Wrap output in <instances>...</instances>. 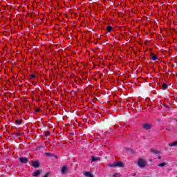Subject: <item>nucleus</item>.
Returning <instances> with one entry per match:
<instances>
[{
  "label": "nucleus",
  "instance_id": "nucleus-22",
  "mask_svg": "<svg viewBox=\"0 0 177 177\" xmlns=\"http://www.w3.org/2000/svg\"><path fill=\"white\" fill-rule=\"evenodd\" d=\"M0 177H1V176H0Z\"/></svg>",
  "mask_w": 177,
  "mask_h": 177
},
{
  "label": "nucleus",
  "instance_id": "nucleus-4",
  "mask_svg": "<svg viewBox=\"0 0 177 177\" xmlns=\"http://www.w3.org/2000/svg\"><path fill=\"white\" fill-rule=\"evenodd\" d=\"M19 161L22 164H27V162H28V158H19Z\"/></svg>",
  "mask_w": 177,
  "mask_h": 177
},
{
  "label": "nucleus",
  "instance_id": "nucleus-6",
  "mask_svg": "<svg viewBox=\"0 0 177 177\" xmlns=\"http://www.w3.org/2000/svg\"><path fill=\"white\" fill-rule=\"evenodd\" d=\"M42 173V171L41 170H37L35 173H33L32 175V176H38L40 174Z\"/></svg>",
  "mask_w": 177,
  "mask_h": 177
},
{
  "label": "nucleus",
  "instance_id": "nucleus-2",
  "mask_svg": "<svg viewBox=\"0 0 177 177\" xmlns=\"http://www.w3.org/2000/svg\"><path fill=\"white\" fill-rule=\"evenodd\" d=\"M138 165L140 168H145L146 167V160L143 158L138 159Z\"/></svg>",
  "mask_w": 177,
  "mask_h": 177
},
{
  "label": "nucleus",
  "instance_id": "nucleus-9",
  "mask_svg": "<svg viewBox=\"0 0 177 177\" xmlns=\"http://www.w3.org/2000/svg\"><path fill=\"white\" fill-rule=\"evenodd\" d=\"M84 175L86 177H93V174H91L89 171H85Z\"/></svg>",
  "mask_w": 177,
  "mask_h": 177
},
{
  "label": "nucleus",
  "instance_id": "nucleus-11",
  "mask_svg": "<svg viewBox=\"0 0 177 177\" xmlns=\"http://www.w3.org/2000/svg\"><path fill=\"white\" fill-rule=\"evenodd\" d=\"M66 172H67V167L66 166H64L62 169V174L63 175H64V174H66Z\"/></svg>",
  "mask_w": 177,
  "mask_h": 177
},
{
  "label": "nucleus",
  "instance_id": "nucleus-7",
  "mask_svg": "<svg viewBox=\"0 0 177 177\" xmlns=\"http://www.w3.org/2000/svg\"><path fill=\"white\" fill-rule=\"evenodd\" d=\"M149 59L151 60H158V57H157V56H156V55L154 54H151Z\"/></svg>",
  "mask_w": 177,
  "mask_h": 177
},
{
  "label": "nucleus",
  "instance_id": "nucleus-12",
  "mask_svg": "<svg viewBox=\"0 0 177 177\" xmlns=\"http://www.w3.org/2000/svg\"><path fill=\"white\" fill-rule=\"evenodd\" d=\"M151 153H153V154H160V151L156 150V149H151Z\"/></svg>",
  "mask_w": 177,
  "mask_h": 177
},
{
  "label": "nucleus",
  "instance_id": "nucleus-21",
  "mask_svg": "<svg viewBox=\"0 0 177 177\" xmlns=\"http://www.w3.org/2000/svg\"><path fill=\"white\" fill-rule=\"evenodd\" d=\"M158 160H161V156H158Z\"/></svg>",
  "mask_w": 177,
  "mask_h": 177
},
{
  "label": "nucleus",
  "instance_id": "nucleus-10",
  "mask_svg": "<svg viewBox=\"0 0 177 177\" xmlns=\"http://www.w3.org/2000/svg\"><path fill=\"white\" fill-rule=\"evenodd\" d=\"M169 146L170 147H176V146H177V141H175V142H174L169 143Z\"/></svg>",
  "mask_w": 177,
  "mask_h": 177
},
{
  "label": "nucleus",
  "instance_id": "nucleus-16",
  "mask_svg": "<svg viewBox=\"0 0 177 177\" xmlns=\"http://www.w3.org/2000/svg\"><path fill=\"white\" fill-rule=\"evenodd\" d=\"M113 177H121V174L120 173H115L113 175Z\"/></svg>",
  "mask_w": 177,
  "mask_h": 177
},
{
  "label": "nucleus",
  "instance_id": "nucleus-20",
  "mask_svg": "<svg viewBox=\"0 0 177 177\" xmlns=\"http://www.w3.org/2000/svg\"><path fill=\"white\" fill-rule=\"evenodd\" d=\"M36 113H39V109H36Z\"/></svg>",
  "mask_w": 177,
  "mask_h": 177
},
{
  "label": "nucleus",
  "instance_id": "nucleus-8",
  "mask_svg": "<svg viewBox=\"0 0 177 177\" xmlns=\"http://www.w3.org/2000/svg\"><path fill=\"white\" fill-rule=\"evenodd\" d=\"M91 161H92V162H93L95 161H100V158H99V157L95 158L94 156H93L91 158Z\"/></svg>",
  "mask_w": 177,
  "mask_h": 177
},
{
  "label": "nucleus",
  "instance_id": "nucleus-14",
  "mask_svg": "<svg viewBox=\"0 0 177 177\" xmlns=\"http://www.w3.org/2000/svg\"><path fill=\"white\" fill-rule=\"evenodd\" d=\"M111 30H113V27H111V26H109L106 27V31H107L108 32H111Z\"/></svg>",
  "mask_w": 177,
  "mask_h": 177
},
{
  "label": "nucleus",
  "instance_id": "nucleus-15",
  "mask_svg": "<svg viewBox=\"0 0 177 177\" xmlns=\"http://www.w3.org/2000/svg\"><path fill=\"white\" fill-rule=\"evenodd\" d=\"M165 165H167V162H162V163L158 164V167H163Z\"/></svg>",
  "mask_w": 177,
  "mask_h": 177
},
{
  "label": "nucleus",
  "instance_id": "nucleus-1",
  "mask_svg": "<svg viewBox=\"0 0 177 177\" xmlns=\"http://www.w3.org/2000/svg\"><path fill=\"white\" fill-rule=\"evenodd\" d=\"M108 167L109 168H115V167H118L119 168H123L124 163L122 162H121V161L114 162L113 164L108 165Z\"/></svg>",
  "mask_w": 177,
  "mask_h": 177
},
{
  "label": "nucleus",
  "instance_id": "nucleus-5",
  "mask_svg": "<svg viewBox=\"0 0 177 177\" xmlns=\"http://www.w3.org/2000/svg\"><path fill=\"white\" fill-rule=\"evenodd\" d=\"M32 167H34V168H38L39 167V162L38 160H35V161H32Z\"/></svg>",
  "mask_w": 177,
  "mask_h": 177
},
{
  "label": "nucleus",
  "instance_id": "nucleus-17",
  "mask_svg": "<svg viewBox=\"0 0 177 177\" xmlns=\"http://www.w3.org/2000/svg\"><path fill=\"white\" fill-rule=\"evenodd\" d=\"M15 123H16V124H18V125H20V124H21V120H15Z\"/></svg>",
  "mask_w": 177,
  "mask_h": 177
},
{
  "label": "nucleus",
  "instance_id": "nucleus-13",
  "mask_svg": "<svg viewBox=\"0 0 177 177\" xmlns=\"http://www.w3.org/2000/svg\"><path fill=\"white\" fill-rule=\"evenodd\" d=\"M162 88L164 91H165V89L168 88V84H167L166 83H163L162 85Z\"/></svg>",
  "mask_w": 177,
  "mask_h": 177
},
{
  "label": "nucleus",
  "instance_id": "nucleus-19",
  "mask_svg": "<svg viewBox=\"0 0 177 177\" xmlns=\"http://www.w3.org/2000/svg\"><path fill=\"white\" fill-rule=\"evenodd\" d=\"M46 156H50V153H46Z\"/></svg>",
  "mask_w": 177,
  "mask_h": 177
},
{
  "label": "nucleus",
  "instance_id": "nucleus-3",
  "mask_svg": "<svg viewBox=\"0 0 177 177\" xmlns=\"http://www.w3.org/2000/svg\"><path fill=\"white\" fill-rule=\"evenodd\" d=\"M142 128L144 129H146L147 131H148L149 129H151V124L150 123H145L142 124Z\"/></svg>",
  "mask_w": 177,
  "mask_h": 177
},
{
  "label": "nucleus",
  "instance_id": "nucleus-18",
  "mask_svg": "<svg viewBox=\"0 0 177 177\" xmlns=\"http://www.w3.org/2000/svg\"><path fill=\"white\" fill-rule=\"evenodd\" d=\"M37 76L35 75H34V74L30 75V80H32V79L35 78Z\"/></svg>",
  "mask_w": 177,
  "mask_h": 177
}]
</instances>
